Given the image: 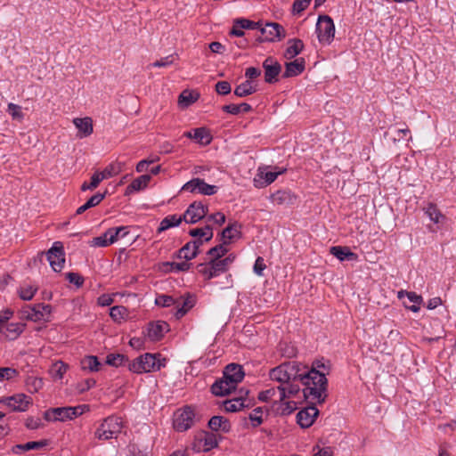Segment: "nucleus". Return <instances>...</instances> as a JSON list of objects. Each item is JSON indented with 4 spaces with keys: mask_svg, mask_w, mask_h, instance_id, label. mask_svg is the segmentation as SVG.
Masks as SVG:
<instances>
[{
    "mask_svg": "<svg viewBox=\"0 0 456 456\" xmlns=\"http://www.w3.org/2000/svg\"><path fill=\"white\" fill-rule=\"evenodd\" d=\"M114 294H102L98 299L97 303L101 306H109L114 302Z\"/></svg>",
    "mask_w": 456,
    "mask_h": 456,
    "instance_id": "obj_64",
    "label": "nucleus"
},
{
    "mask_svg": "<svg viewBox=\"0 0 456 456\" xmlns=\"http://www.w3.org/2000/svg\"><path fill=\"white\" fill-rule=\"evenodd\" d=\"M228 240H223L222 243L211 248L207 255L210 256V259H222L228 252Z\"/></svg>",
    "mask_w": 456,
    "mask_h": 456,
    "instance_id": "obj_38",
    "label": "nucleus"
},
{
    "mask_svg": "<svg viewBox=\"0 0 456 456\" xmlns=\"http://www.w3.org/2000/svg\"><path fill=\"white\" fill-rule=\"evenodd\" d=\"M81 369L83 370H88L90 372H95L101 370L102 363L100 362L97 356L94 355H86L85 356L81 362Z\"/></svg>",
    "mask_w": 456,
    "mask_h": 456,
    "instance_id": "obj_31",
    "label": "nucleus"
},
{
    "mask_svg": "<svg viewBox=\"0 0 456 456\" xmlns=\"http://www.w3.org/2000/svg\"><path fill=\"white\" fill-rule=\"evenodd\" d=\"M208 212V206L203 205L200 201H194L189 205L185 212L182 215L183 221L187 224H196L203 219Z\"/></svg>",
    "mask_w": 456,
    "mask_h": 456,
    "instance_id": "obj_9",
    "label": "nucleus"
},
{
    "mask_svg": "<svg viewBox=\"0 0 456 456\" xmlns=\"http://www.w3.org/2000/svg\"><path fill=\"white\" fill-rule=\"evenodd\" d=\"M426 214L435 224H438L440 221V217L443 216L440 210L436 208L435 204L432 203L428 204V206L427 207Z\"/></svg>",
    "mask_w": 456,
    "mask_h": 456,
    "instance_id": "obj_51",
    "label": "nucleus"
},
{
    "mask_svg": "<svg viewBox=\"0 0 456 456\" xmlns=\"http://www.w3.org/2000/svg\"><path fill=\"white\" fill-rule=\"evenodd\" d=\"M183 217L177 215H169L163 218L159 224V226L157 230L158 233H161L162 232L167 231V229L177 227L183 222Z\"/></svg>",
    "mask_w": 456,
    "mask_h": 456,
    "instance_id": "obj_30",
    "label": "nucleus"
},
{
    "mask_svg": "<svg viewBox=\"0 0 456 456\" xmlns=\"http://www.w3.org/2000/svg\"><path fill=\"white\" fill-rule=\"evenodd\" d=\"M143 361L145 362L147 372L159 371L167 364V359L161 357L160 354L146 353L143 354Z\"/></svg>",
    "mask_w": 456,
    "mask_h": 456,
    "instance_id": "obj_18",
    "label": "nucleus"
},
{
    "mask_svg": "<svg viewBox=\"0 0 456 456\" xmlns=\"http://www.w3.org/2000/svg\"><path fill=\"white\" fill-rule=\"evenodd\" d=\"M173 62H174V56L168 55V56L163 57V58L154 61L153 63L151 64V66L155 67V68H165V67H168V66L172 65Z\"/></svg>",
    "mask_w": 456,
    "mask_h": 456,
    "instance_id": "obj_61",
    "label": "nucleus"
},
{
    "mask_svg": "<svg viewBox=\"0 0 456 456\" xmlns=\"http://www.w3.org/2000/svg\"><path fill=\"white\" fill-rule=\"evenodd\" d=\"M65 278L70 283H73L74 285H76L77 288L82 287L83 284H84V281H85V279H84L83 276H81L77 273H73V272L66 273H65Z\"/></svg>",
    "mask_w": 456,
    "mask_h": 456,
    "instance_id": "obj_55",
    "label": "nucleus"
},
{
    "mask_svg": "<svg viewBox=\"0 0 456 456\" xmlns=\"http://www.w3.org/2000/svg\"><path fill=\"white\" fill-rule=\"evenodd\" d=\"M91 245L94 247H107L111 245V243L109 242L108 236L106 235V232H104L102 235L94 238Z\"/></svg>",
    "mask_w": 456,
    "mask_h": 456,
    "instance_id": "obj_63",
    "label": "nucleus"
},
{
    "mask_svg": "<svg viewBox=\"0 0 456 456\" xmlns=\"http://www.w3.org/2000/svg\"><path fill=\"white\" fill-rule=\"evenodd\" d=\"M287 385V387H283L282 385H280L277 387V390L279 391L280 394L281 401H283L287 396L296 395L300 391L299 386L297 384H295V382H290Z\"/></svg>",
    "mask_w": 456,
    "mask_h": 456,
    "instance_id": "obj_41",
    "label": "nucleus"
},
{
    "mask_svg": "<svg viewBox=\"0 0 456 456\" xmlns=\"http://www.w3.org/2000/svg\"><path fill=\"white\" fill-rule=\"evenodd\" d=\"M175 303L176 298L165 294L159 295L155 299V305L161 307L175 306Z\"/></svg>",
    "mask_w": 456,
    "mask_h": 456,
    "instance_id": "obj_49",
    "label": "nucleus"
},
{
    "mask_svg": "<svg viewBox=\"0 0 456 456\" xmlns=\"http://www.w3.org/2000/svg\"><path fill=\"white\" fill-rule=\"evenodd\" d=\"M199 254V251H196L194 248H191V244L188 242L183 246L177 252V257L178 258H183L186 261L191 260L195 258Z\"/></svg>",
    "mask_w": 456,
    "mask_h": 456,
    "instance_id": "obj_47",
    "label": "nucleus"
},
{
    "mask_svg": "<svg viewBox=\"0 0 456 456\" xmlns=\"http://www.w3.org/2000/svg\"><path fill=\"white\" fill-rule=\"evenodd\" d=\"M283 366L289 383L299 381L305 387L303 395L306 400L315 401L318 403L325 402L328 396L327 378L297 362H287Z\"/></svg>",
    "mask_w": 456,
    "mask_h": 456,
    "instance_id": "obj_1",
    "label": "nucleus"
},
{
    "mask_svg": "<svg viewBox=\"0 0 456 456\" xmlns=\"http://www.w3.org/2000/svg\"><path fill=\"white\" fill-rule=\"evenodd\" d=\"M123 422L120 417L111 415L105 418L102 423L94 432V436L99 440H110L117 437L121 433Z\"/></svg>",
    "mask_w": 456,
    "mask_h": 456,
    "instance_id": "obj_2",
    "label": "nucleus"
},
{
    "mask_svg": "<svg viewBox=\"0 0 456 456\" xmlns=\"http://www.w3.org/2000/svg\"><path fill=\"white\" fill-rule=\"evenodd\" d=\"M168 323L164 321L150 322L147 327V336L151 341H159L168 331Z\"/></svg>",
    "mask_w": 456,
    "mask_h": 456,
    "instance_id": "obj_17",
    "label": "nucleus"
},
{
    "mask_svg": "<svg viewBox=\"0 0 456 456\" xmlns=\"http://www.w3.org/2000/svg\"><path fill=\"white\" fill-rule=\"evenodd\" d=\"M17 370L10 367H0V381L10 380L18 376Z\"/></svg>",
    "mask_w": 456,
    "mask_h": 456,
    "instance_id": "obj_54",
    "label": "nucleus"
},
{
    "mask_svg": "<svg viewBox=\"0 0 456 456\" xmlns=\"http://www.w3.org/2000/svg\"><path fill=\"white\" fill-rule=\"evenodd\" d=\"M110 316L118 323H121L128 316V310L123 305H115L110 309Z\"/></svg>",
    "mask_w": 456,
    "mask_h": 456,
    "instance_id": "obj_40",
    "label": "nucleus"
},
{
    "mask_svg": "<svg viewBox=\"0 0 456 456\" xmlns=\"http://www.w3.org/2000/svg\"><path fill=\"white\" fill-rule=\"evenodd\" d=\"M183 136L194 139L201 145H208L212 141V136L208 130L205 127H198L183 134Z\"/></svg>",
    "mask_w": 456,
    "mask_h": 456,
    "instance_id": "obj_21",
    "label": "nucleus"
},
{
    "mask_svg": "<svg viewBox=\"0 0 456 456\" xmlns=\"http://www.w3.org/2000/svg\"><path fill=\"white\" fill-rule=\"evenodd\" d=\"M240 228L241 225L237 222L228 224L221 232L222 240L230 242L232 239L240 238L241 235Z\"/></svg>",
    "mask_w": 456,
    "mask_h": 456,
    "instance_id": "obj_32",
    "label": "nucleus"
},
{
    "mask_svg": "<svg viewBox=\"0 0 456 456\" xmlns=\"http://www.w3.org/2000/svg\"><path fill=\"white\" fill-rule=\"evenodd\" d=\"M256 92V86L250 80H246L234 89V94L238 97H245Z\"/></svg>",
    "mask_w": 456,
    "mask_h": 456,
    "instance_id": "obj_39",
    "label": "nucleus"
},
{
    "mask_svg": "<svg viewBox=\"0 0 456 456\" xmlns=\"http://www.w3.org/2000/svg\"><path fill=\"white\" fill-rule=\"evenodd\" d=\"M261 34L265 35V37L262 38L258 37L256 41V43H262L265 41L275 42L281 41L286 37V30L284 28L276 22H267L264 28H261Z\"/></svg>",
    "mask_w": 456,
    "mask_h": 456,
    "instance_id": "obj_7",
    "label": "nucleus"
},
{
    "mask_svg": "<svg viewBox=\"0 0 456 456\" xmlns=\"http://www.w3.org/2000/svg\"><path fill=\"white\" fill-rule=\"evenodd\" d=\"M236 387L230 384L225 378L216 379L211 386V393L216 396H225L232 393Z\"/></svg>",
    "mask_w": 456,
    "mask_h": 456,
    "instance_id": "obj_24",
    "label": "nucleus"
},
{
    "mask_svg": "<svg viewBox=\"0 0 456 456\" xmlns=\"http://www.w3.org/2000/svg\"><path fill=\"white\" fill-rule=\"evenodd\" d=\"M52 306L45 304H36L28 313V319L33 322L49 321Z\"/></svg>",
    "mask_w": 456,
    "mask_h": 456,
    "instance_id": "obj_16",
    "label": "nucleus"
},
{
    "mask_svg": "<svg viewBox=\"0 0 456 456\" xmlns=\"http://www.w3.org/2000/svg\"><path fill=\"white\" fill-rule=\"evenodd\" d=\"M232 87L227 81H219L216 84V91L221 95H226L231 93Z\"/></svg>",
    "mask_w": 456,
    "mask_h": 456,
    "instance_id": "obj_59",
    "label": "nucleus"
},
{
    "mask_svg": "<svg viewBox=\"0 0 456 456\" xmlns=\"http://www.w3.org/2000/svg\"><path fill=\"white\" fill-rule=\"evenodd\" d=\"M167 265H170L171 266V270L172 271H175V272H185V271H188L191 266V264L188 263V262H181V263H175V262H173V263H166Z\"/></svg>",
    "mask_w": 456,
    "mask_h": 456,
    "instance_id": "obj_62",
    "label": "nucleus"
},
{
    "mask_svg": "<svg viewBox=\"0 0 456 456\" xmlns=\"http://www.w3.org/2000/svg\"><path fill=\"white\" fill-rule=\"evenodd\" d=\"M195 296L190 293H187L184 296H181L178 298H176V312L175 313V318L179 320L182 317H183L195 305Z\"/></svg>",
    "mask_w": 456,
    "mask_h": 456,
    "instance_id": "obj_15",
    "label": "nucleus"
},
{
    "mask_svg": "<svg viewBox=\"0 0 456 456\" xmlns=\"http://www.w3.org/2000/svg\"><path fill=\"white\" fill-rule=\"evenodd\" d=\"M194 419L193 409L191 406H185L175 411L173 420L174 428L178 432H184L193 426Z\"/></svg>",
    "mask_w": 456,
    "mask_h": 456,
    "instance_id": "obj_5",
    "label": "nucleus"
},
{
    "mask_svg": "<svg viewBox=\"0 0 456 456\" xmlns=\"http://www.w3.org/2000/svg\"><path fill=\"white\" fill-rule=\"evenodd\" d=\"M46 258L54 272H61L65 263V252L61 241H55L46 252Z\"/></svg>",
    "mask_w": 456,
    "mask_h": 456,
    "instance_id": "obj_8",
    "label": "nucleus"
},
{
    "mask_svg": "<svg viewBox=\"0 0 456 456\" xmlns=\"http://www.w3.org/2000/svg\"><path fill=\"white\" fill-rule=\"evenodd\" d=\"M222 110L224 112H226V113H229L232 115H238L240 112H243V113L250 112L252 110V107H251V105H249L247 102H242L240 104L232 103V104L224 105L222 107Z\"/></svg>",
    "mask_w": 456,
    "mask_h": 456,
    "instance_id": "obj_36",
    "label": "nucleus"
},
{
    "mask_svg": "<svg viewBox=\"0 0 456 456\" xmlns=\"http://www.w3.org/2000/svg\"><path fill=\"white\" fill-rule=\"evenodd\" d=\"M217 186L207 183L203 179H200V184L198 192L203 195L211 196L217 192Z\"/></svg>",
    "mask_w": 456,
    "mask_h": 456,
    "instance_id": "obj_52",
    "label": "nucleus"
},
{
    "mask_svg": "<svg viewBox=\"0 0 456 456\" xmlns=\"http://www.w3.org/2000/svg\"><path fill=\"white\" fill-rule=\"evenodd\" d=\"M102 181V180L101 179V177L99 176L97 172H95L94 174H93V175L91 177V182L89 183L86 182L83 183V184L81 185V191H86L87 190L93 191L98 187V185L100 184V183Z\"/></svg>",
    "mask_w": 456,
    "mask_h": 456,
    "instance_id": "obj_53",
    "label": "nucleus"
},
{
    "mask_svg": "<svg viewBox=\"0 0 456 456\" xmlns=\"http://www.w3.org/2000/svg\"><path fill=\"white\" fill-rule=\"evenodd\" d=\"M305 69V61L304 58H297L293 61L285 63V71L282 77H293L300 75Z\"/></svg>",
    "mask_w": 456,
    "mask_h": 456,
    "instance_id": "obj_20",
    "label": "nucleus"
},
{
    "mask_svg": "<svg viewBox=\"0 0 456 456\" xmlns=\"http://www.w3.org/2000/svg\"><path fill=\"white\" fill-rule=\"evenodd\" d=\"M223 376L230 382V384L236 387L238 383L242 381L245 372L240 364L229 363L225 366Z\"/></svg>",
    "mask_w": 456,
    "mask_h": 456,
    "instance_id": "obj_14",
    "label": "nucleus"
},
{
    "mask_svg": "<svg viewBox=\"0 0 456 456\" xmlns=\"http://www.w3.org/2000/svg\"><path fill=\"white\" fill-rule=\"evenodd\" d=\"M105 196H106L105 192L104 193H100V192L95 193L85 204H83L77 209L76 215H81L84 212H86V210H88L89 208L96 207L104 200Z\"/></svg>",
    "mask_w": 456,
    "mask_h": 456,
    "instance_id": "obj_35",
    "label": "nucleus"
},
{
    "mask_svg": "<svg viewBox=\"0 0 456 456\" xmlns=\"http://www.w3.org/2000/svg\"><path fill=\"white\" fill-rule=\"evenodd\" d=\"M331 255L336 256L339 261H357L358 255L350 250L347 247L334 246L330 249Z\"/></svg>",
    "mask_w": 456,
    "mask_h": 456,
    "instance_id": "obj_26",
    "label": "nucleus"
},
{
    "mask_svg": "<svg viewBox=\"0 0 456 456\" xmlns=\"http://www.w3.org/2000/svg\"><path fill=\"white\" fill-rule=\"evenodd\" d=\"M281 351L283 356L292 358L297 354V348L290 344H281Z\"/></svg>",
    "mask_w": 456,
    "mask_h": 456,
    "instance_id": "obj_56",
    "label": "nucleus"
},
{
    "mask_svg": "<svg viewBox=\"0 0 456 456\" xmlns=\"http://www.w3.org/2000/svg\"><path fill=\"white\" fill-rule=\"evenodd\" d=\"M123 168V164L115 162L108 165L102 172H97L102 180L110 178L118 175Z\"/></svg>",
    "mask_w": 456,
    "mask_h": 456,
    "instance_id": "obj_37",
    "label": "nucleus"
},
{
    "mask_svg": "<svg viewBox=\"0 0 456 456\" xmlns=\"http://www.w3.org/2000/svg\"><path fill=\"white\" fill-rule=\"evenodd\" d=\"M318 415L319 410L314 404H313L304 408L297 412V422L302 428H307L314 424Z\"/></svg>",
    "mask_w": 456,
    "mask_h": 456,
    "instance_id": "obj_13",
    "label": "nucleus"
},
{
    "mask_svg": "<svg viewBox=\"0 0 456 456\" xmlns=\"http://www.w3.org/2000/svg\"><path fill=\"white\" fill-rule=\"evenodd\" d=\"M265 70V81L274 84L278 81V76L281 72V65L272 56L267 57L263 62Z\"/></svg>",
    "mask_w": 456,
    "mask_h": 456,
    "instance_id": "obj_12",
    "label": "nucleus"
},
{
    "mask_svg": "<svg viewBox=\"0 0 456 456\" xmlns=\"http://www.w3.org/2000/svg\"><path fill=\"white\" fill-rule=\"evenodd\" d=\"M105 363L113 367L124 366L128 364V357L122 354H109L106 356Z\"/></svg>",
    "mask_w": 456,
    "mask_h": 456,
    "instance_id": "obj_43",
    "label": "nucleus"
},
{
    "mask_svg": "<svg viewBox=\"0 0 456 456\" xmlns=\"http://www.w3.org/2000/svg\"><path fill=\"white\" fill-rule=\"evenodd\" d=\"M405 296L408 297L409 301L413 303L412 305L406 306L411 311L417 313L420 309V304L422 303V297L419 295H417L415 292H405Z\"/></svg>",
    "mask_w": 456,
    "mask_h": 456,
    "instance_id": "obj_48",
    "label": "nucleus"
},
{
    "mask_svg": "<svg viewBox=\"0 0 456 456\" xmlns=\"http://www.w3.org/2000/svg\"><path fill=\"white\" fill-rule=\"evenodd\" d=\"M311 0H295L292 5L293 13H301L310 4Z\"/></svg>",
    "mask_w": 456,
    "mask_h": 456,
    "instance_id": "obj_57",
    "label": "nucleus"
},
{
    "mask_svg": "<svg viewBox=\"0 0 456 456\" xmlns=\"http://www.w3.org/2000/svg\"><path fill=\"white\" fill-rule=\"evenodd\" d=\"M200 184V178H193L183 184L182 190L190 191V192H196L199 191V187Z\"/></svg>",
    "mask_w": 456,
    "mask_h": 456,
    "instance_id": "obj_58",
    "label": "nucleus"
},
{
    "mask_svg": "<svg viewBox=\"0 0 456 456\" xmlns=\"http://www.w3.org/2000/svg\"><path fill=\"white\" fill-rule=\"evenodd\" d=\"M151 175H142L134 180L126 188L125 195H129L134 193V191H139L147 187L149 182L151 181Z\"/></svg>",
    "mask_w": 456,
    "mask_h": 456,
    "instance_id": "obj_29",
    "label": "nucleus"
},
{
    "mask_svg": "<svg viewBox=\"0 0 456 456\" xmlns=\"http://www.w3.org/2000/svg\"><path fill=\"white\" fill-rule=\"evenodd\" d=\"M24 324L19 322H11L3 325V331L0 334L8 340L16 339L23 331Z\"/></svg>",
    "mask_w": 456,
    "mask_h": 456,
    "instance_id": "obj_25",
    "label": "nucleus"
},
{
    "mask_svg": "<svg viewBox=\"0 0 456 456\" xmlns=\"http://www.w3.org/2000/svg\"><path fill=\"white\" fill-rule=\"evenodd\" d=\"M271 201L279 206H289L296 202L297 197L289 190H279L270 196Z\"/></svg>",
    "mask_w": 456,
    "mask_h": 456,
    "instance_id": "obj_19",
    "label": "nucleus"
},
{
    "mask_svg": "<svg viewBox=\"0 0 456 456\" xmlns=\"http://www.w3.org/2000/svg\"><path fill=\"white\" fill-rule=\"evenodd\" d=\"M198 99V95H194L192 93L185 90L179 95V103L185 107L195 102Z\"/></svg>",
    "mask_w": 456,
    "mask_h": 456,
    "instance_id": "obj_50",
    "label": "nucleus"
},
{
    "mask_svg": "<svg viewBox=\"0 0 456 456\" xmlns=\"http://www.w3.org/2000/svg\"><path fill=\"white\" fill-rule=\"evenodd\" d=\"M316 34L320 44L330 45L335 36V25L329 15H320L316 23Z\"/></svg>",
    "mask_w": 456,
    "mask_h": 456,
    "instance_id": "obj_4",
    "label": "nucleus"
},
{
    "mask_svg": "<svg viewBox=\"0 0 456 456\" xmlns=\"http://www.w3.org/2000/svg\"><path fill=\"white\" fill-rule=\"evenodd\" d=\"M48 441L44 439L40 441H30L26 444H15L11 448L13 454H22L31 450H41L48 445Z\"/></svg>",
    "mask_w": 456,
    "mask_h": 456,
    "instance_id": "obj_22",
    "label": "nucleus"
},
{
    "mask_svg": "<svg viewBox=\"0 0 456 456\" xmlns=\"http://www.w3.org/2000/svg\"><path fill=\"white\" fill-rule=\"evenodd\" d=\"M290 45L286 49L284 57L288 60L298 55L304 49V43L301 39L293 38L289 40Z\"/></svg>",
    "mask_w": 456,
    "mask_h": 456,
    "instance_id": "obj_33",
    "label": "nucleus"
},
{
    "mask_svg": "<svg viewBox=\"0 0 456 456\" xmlns=\"http://www.w3.org/2000/svg\"><path fill=\"white\" fill-rule=\"evenodd\" d=\"M105 232L108 236L109 242L111 244L115 243L119 239L124 238L129 233L127 226L111 227L109 228Z\"/></svg>",
    "mask_w": 456,
    "mask_h": 456,
    "instance_id": "obj_34",
    "label": "nucleus"
},
{
    "mask_svg": "<svg viewBox=\"0 0 456 456\" xmlns=\"http://www.w3.org/2000/svg\"><path fill=\"white\" fill-rule=\"evenodd\" d=\"M252 406L251 402L247 403V399L242 396L229 399L224 402V410L228 412H236L244 408Z\"/></svg>",
    "mask_w": 456,
    "mask_h": 456,
    "instance_id": "obj_28",
    "label": "nucleus"
},
{
    "mask_svg": "<svg viewBox=\"0 0 456 456\" xmlns=\"http://www.w3.org/2000/svg\"><path fill=\"white\" fill-rule=\"evenodd\" d=\"M218 441L216 436L209 432H202L196 436L195 442L192 444V449L197 452H208L213 448L217 447Z\"/></svg>",
    "mask_w": 456,
    "mask_h": 456,
    "instance_id": "obj_10",
    "label": "nucleus"
},
{
    "mask_svg": "<svg viewBox=\"0 0 456 456\" xmlns=\"http://www.w3.org/2000/svg\"><path fill=\"white\" fill-rule=\"evenodd\" d=\"M128 370L136 374L148 373L145 366V362L143 361V354L136 357L132 362L128 361L127 364Z\"/></svg>",
    "mask_w": 456,
    "mask_h": 456,
    "instance_id": "obj_44",
    "label": "nucleus"
},
{
    "mask_svg": "<svg viewBox=\"0 0 456 456\" xmlns=\"http://www.w3.org/2000/svg\"><path fill=\"white\" fill-rule=\"evenodd\" d=\"M208 425L212 431L216 432L222 431L224 433H229L232 429L231 422L223 416H213Z\"/></svg>",
    "mask_w": 456,
    "mask_h": 456,
    "instance_id": "obj_27",
    "label": "nucleus"
},
{
    "mask_svg": "<svg viewBox=\"0 0 456 456\" xmlns=\"http://www.w3.org/2000/svg\"><path fill=\"white\" fill-rule=\"evenodd\" d=\"M0 403H4L13 411H25L31 403V398L24 394H16L2 398Z\"/></svg>",
    "mask_w": 456,
    "mask_h": 456,
    "instance_id": "obj_11",
    "label": "nucleus"
},
{
    "mask_svg": "<svg viewBox=\"0 0 456 456\" xmlns=\"http://www.w3.org/2000/svg\"><path fill=\"white\" fill-rule=\"evenodd\" d=\"M38 288L32 284H23L18 289V295L20 299L29 301L37 293Z\"/></svg>",
    "mask_w": 456,
    "mask_h": 456,
    "instance_id": "obj_42",
    "label": "nucleus"
},
{
    "mask_svg": "<svg viewBox=\"0 0 456 456\" xmlns=\"http://www.w3.org/2000/svg\"><path fill=\"white\" fill-rule=\"evenodd\" d=\"M83 406H67L50 408L44 412V419L46 421H66L71 420L83 413Z\"/></svg>",
    "mask_w": 456,
    "mask_h": 456,
    "instance_id": "obj_3",
    "label": "nucleus"
},
{
    "mask_svg": "<svg viewBox=\"0 0 456 456\" xmlns=\"http://www.w3.org/2000/svg\"><path fill=\"white\" fill-rule=\"evenodd\" d=\"M197 270L206 280L216 278L228 271L221 259H209L208 263L197 265Z\"/></svg>",
    "mask_w": 456,
    "mask_h": 456,
    "instance_id": "obj_6",
    "label": "nucleus"
},
{
    "mask_svg": "<svg viewBox=\"0 0 456 456\" xmlns=\"http://www.w3.org/2000/svg\"><path fill=\"white\" fill-rule=\"evenodd\" d=\"M8 112L12 116L13 119H21L23 118V113L21 111L20 106L9 103L8 104Z\"/></svg>",
    "mask_w": 456,
    "mask_h": 456,
    "instance_id": "obj_60",
    "label": "nucleus"
},
{
    "mask_svg": "<svg viewBox=\"0 0 456 456\" xmlns=\"http://www.w3.org/2000/svg\"><path fill=\"white\" fill-rule=\"evenodd\" d=\"M75 126L77 128V136L84 138L91 135L94 132L93 119L89 117L76 118L73 119Z\"/></svg>",
    "mask_w": 456,
    "mask_h": 456,
    "instance_id": "obj_23",
    "label": "nucleus"
},
{
    "mask_svg": "<svg viewBox=\"0 0 456 456\" xmlns=\"http://www.w3.org/2000/svg\"><path fill=\"white\" fill-rule=\"evenodd\" d=\"M264 408L256 407L249 414L248 419L250 420L251 427L256 428L263 424L264 422Z\"/></svg>",
    "mask_w": 456,
    "mask_h": 456,
    "instance_id": "obj_46",
    "label": "nucleus"
},
{
    "mask_svg": "<svg viewBox=\"0 0 456 456\" xmlns=\"http://www.w3.org/2000/svg\"><path fill=\"white\" fill-rule=\"evenodd\" d=\"M287 374L284 372L283 363L279 366L273 368L270 370L269 377L272 380L278 381L281 384H289L288 379H286Z\"/></svg>",
    "mask_w": 456,
    "mask_h": 456,
    "instance_id": "obj_45",
    "label": "nucleus"
}]
</instances>
